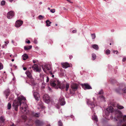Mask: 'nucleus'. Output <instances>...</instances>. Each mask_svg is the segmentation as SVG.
Masks as SVG:
<instances>
[{
	"mask_svg": "<svg viewBox=\"0 0 126 126\" xmlns=\"http://www.w3.org/2000/svg\"><path fill=\"white\" fill-rule=\"evenodd\" d=\"M58 124L59 126H62L63 124L61 120H60L58 121Z\"/></svg>",
	"mask_w": 126,
	"mask_h": 126,
	"instance_id": "nucleus-27",
	"label": "nucleus"
},
{
	"mask_svg": "<svg viewBox=\"0 0 126 126\" xmlns=\"http://www.w3.org/2000/svg\"><path fill=\"white\" fill-rule=\"evenodd\" d=\"M5 1L4 0H3L2 1H1V5H5Z\"/></svg>",
	"mask_w": 126,
	"mask_h": 126,
	"instance_id": "nucleus-32",
	"label": "nucleus"
},
{
	"mask_svg": "<svg viewBox=\"0 0 126 126\" xmlns=\"http://www.w3.org/2000/svg\"><path fill=\"white\" fill-rule=\"evenodd\" d=\"M91 36L93 39H94L95 38L96 36L94 33L92 34H91Z\"/></svg>",
	"mask_w": 126,
	"mask_h": 126,
	"instance_id": "nucleus-31",
	"label": "nucleus"
},
{
	"mask_svg": "<svg viewBox=\"0 0 126 126\" xmlns=\"http://www.w3.org/2000/svg\"><path fill=\"white\" fill-rule=\"evenodd\" d=\"M16 0H9V1L11 2H13V1L14 2H15Z\"/></svg>",
	"mask_w": 126,
	"mask_h": 126,
	"instance_id": "nucleus-47",
	"label": "nucleus"
},
{
	"mask_svg": "<svg viewBox=\"0 0 126 126\" xmlns=\"http://www.w3.org/2000/svg\"><path fill=\"white\" fill-rule=\"evenodd\" d=\"M0 120L3 123L5 121V119H4L3 117L2 116H1L0 117Z\"/></svg>",
	"mask_w": 126,
	"mask_h": 126,
	"instance_id": "nucleus-30",
	"label": "nucleus"
},
{
	"mask_svg": "<svg viewBox=\"0 0 126 126\" xmlns=\"http://www.w3.org/2000/svg\"><path fill=\"white\" fill-rule=\"evenodd\" d=\"M100 97L101 98L104 99V97L103 95H101L100 96Z\"/></svg>",
	"mask_w": 126,
	"mask_h": 126,
	"instance_id": "nucleus-48",
	"label": "nucleus"
},
{
	"mask_svg": "<svg viewBox=\"0 0 126 126\" xmlns=\"http://www.w3.org/2000/svg\"><path fill=\"white\" fill-rule=\"evenodd\" d=\"M21 117L22 119H24L25 121L26 120L27 117V116L25 115H23Z\"/></svg>",
	"mask_w": 126,
	"mask_h": 126,
	"instance_id": "nucleus-26",
	"label": "nucleus"
},
{
	"mask_svg": "<svg viewBox=\"0 0 126 126\" xmlns=\"http://www.w3.org/2000/svg\"><path fill=\"white\" fill-rule=\"evenodd\" d=\"M47 126H50V125L49 124H47Z\"/></svg>",
	"mask_w": 126,
	"mask_h": 126,
	"instance_id": "nucleus-59",
	"label": "nucleus"
},
{
	"mask_svg": "<svg viewBox=\"0 0 126 126\" xmlns=\"http://www.w3.org/2000/svg\"><path fill=\"white\" fill-rule=\"evenodd\" d=\"M92 119L93 120H94L95 121H97V117L95 115H94L92 117Z\"/></svg>",
	"mask_w": 126,
	"mask_h": 126,
	"instance_id": "nucleus-24",
	"label": "nucleus"
},
{
	"mask_svg": "<svg viewBox=\"0 0 126 126\" xmlns=\"http://www.w3.org/2000/svg\"><path fill=\"white\" fill-rule=\"evenodd\" d=\"M10 126H15V125L14 124H13L12 125H11Z\"/></svg>",
	"mask_w": 126,
	"mask_h": 126,
	"instance_id": "nucleus-63",
	"label": "nucleus"
},
{
	"mask_svg": "<svg viewBox=\"0 0 126 126\" xmlns=\"http://www.w3.org/2000/svg\"><path fill=\"white\" fill-rule=\"evenodd\" d=\"M37 126H40L42 125L43 124V122L38 120H36L35 122Z\"/></svg>",
	"mask_w": 126,
	"mask_h": 126,
	"instance_id": "nucleus-16",
	"label": "nucleus"
},
{
	"mask_svg": "<svg viewBox=\"0 0 126 126\" xmlns=\"http://www.w3.org/2000/svg\"><path fill=\"white\" fill-rule=\"evenodd\" d=\"M43 99L44 102L47 103H48L50 101L49 96L47 94H45L43 96Z\"/></svg>",
	"mask_w": 126,
	"mask_h": 126,
	"instance_id": "nucleus-4",
	"label": "nucleus"
},
{
	"mask_svg": "<svg viewBox=\"0 0 126 126\" xmlns=\"http://www.w3.org/2000/svg\"><path fill=\"white\" fill-rule=\"evenodd\" d=\"M106 114L107 116L108 115V113L107 114L106 113Z\"/></svg>",
	"mask_w": 126,
	"mask_h": 126,
	"instance_id": "nucleus-64",
	"label": "nucleus"
},
{
	"mask_svg": "<svg viewBox=\"0 0 126 126\" xmlns=\"http://www.w3.org/2000/svg\"><path fill=\"white\" fill-rule=\"evenodd\" d=\"M33 95L36 100L38 101L39 100V95L38 93L36 92H35L33 93Z\"/></svg>",
	"mask_w": 126,
	"mask_h": 126,
	"instance_id": "nucleus-9",
	"label": "nucleus"
},
{
	"mask_svg": "<svg viewBox=\"0 0 126 126\" xmlns=\"http://www.w3.org/2000/svg\"><path fill=\"white\" fill-rule=\"evenodd\" d=\"M49 78L48 77H47V79L46 80V82H48L49 81Z\"/></svg>",
	"mask_w": 126,
	"mask_h": 126,
	"instance_id": "nucleus-43",
	"label": "nucleus"
},
{
	"mask_svg": "<svg viewBox=\"0 0 126 126\" xmlns=\"http://www.w3.org/2000/svg\"><path fill=\"white\" fill-rule=\"evenodd\" d=\"M50 11L52 13H54L55 12V9H51L50 10Z\"/></svg>",
	"mask_w": 126,
	"mask_h": 126,
	"instance_id": "nucleus-37",
	"label": "nucleus"
},
{
	"mask_svg": "<svg viewBox=\"0 0 126 126\" xmlns=\"http://www.w3.org/2000/svg\"><path fill=\"white\" fill-rule=\"evenodd\" d=\"M113 81H114V82H117V81H116V80H113Z\"/></svg>",
	"mask_w": 126,
	"mask_h": 126,
	"instance_id": "nucleus-62",
	"label": "nucleus"
},
{
	"mask_svg": "<svg viewBox=\"0 0 126 126\" xmlns=\"http://www.w3.org/2000/svg\"><path fill=\"white\" fill-rule=\"evenodd\" d=\"M39 4H42V2H39Z\"/></svg>",
	"mask_w": 126,
	"mask_h": 126,
	"instance_id": "nucleus-58",
	"label": "nucleus"
},
{
	"mask_svg": "<svg viewBox=\"0 0 126 126\" xmlns=\"http://www.w3.org/2000/svg\"><path fill=\"white\" fill-rule=\"evenodd\" d=\"M103 90H101L99 92L98 94H100V95L102 94H103Z\"/></svg>",
	"mask_w": 126,
	"mask_h": 126,
	"instance_id": "nucleus-36",
	"label": "nucleus"
},
{
	"mask_svg": "<svg viewBox=\"0 0 126 126\" xmlns=\"http://www.w3.org/2000/svg\"><path fill=\"white\" fill-rule=\"evenodd\" d=\"M26 43H27L29 44L30 43V41L29 40H28L26 42Z\"/></svg>",
	"mask_w": 126,
	"mask_h": 126,
	"instance_id": "nucleus-50",
	"label": "nucleus"
},
{
	"mask_svg": "<svg viewBox=\"0 0 126 126\" xmlns=\"http://www.w3.org/2000/svg\"><path fill=\"white\" fill-rule=\"evenodd\" d=\"M92 47L96 50H98L99 48L98 45L96 44L92 45Z\"/></svg>",
	"mask_w": 126,
	"mask_h": 126,
	"instance_id": "nucleus-17",
	"label": "nucleus"
},
{
	"mask_svg": "<svg viewBox=\"0 0 126 126\" xmlns=\"http://www.w3.org/2000/svg\"><path fill=\"white\" fill-rule=\"evenodd\" d=\"M92 59L93 60H94L96 58V56L95 54L94 53L92 54Z\"/></svg>",
	"mask_w": 126,
	"mask_h": 126,
	"instance_id": "nucleus-21",
	"label": "nucleus"
},
{
	"mask_svg": "<svg viewBox=\"0 0 126 126\" xmlns=\"http://www.w3.org/2000/svg\"><path fill=\"white\" fill-rule=\"evenodd\" d=\"M2 48H4V45L2 46Z\"/></svg>",
	"mask_w": 126,
	"mask_h": 126,
	"instance_id": "nucleus-60",
	"label": "nucleus"
},
{
	"mask_svg": "<svg viewBox=\"0 0 126 126\" xmlns=\"http://www.w3.org/2000/svg\"><path fill=\"white\" fill-rule=\"evenodd\" d=\"M10 90L9 89L6 90L4 92V93L6 97V99L7 98L8 96H9V94H10Z\"/></svg>",
	"mask_w": 126,
	"mask_h": 126,
	"instance_id": "nucleus-12",
	"label": "nucleus"
},
{
	"mask_svg": "<svg viewBox=\"0 0 126 126\" xmlns=\"http://www.w3.org/2000/svg\"><path fill=\"white\" fill-rule=\"evenodd\" d=\"M50 68V66L49 64H46L44 66V67H42V68L44 71H45V69H46L47 70H49Z\"/></svg>",
	"mask_w": 126,
	"mask_h": 126,
	"instance_id": "nucleus-13",
	"label": "nucleus"
},
{
	"mask_svg": "<svg viewBox=\"0 0 126 126\" xmlns=\"http://www.w3.org/2000/svg\"><path fill=\"white\" fill-rule=\"evenodd\" d=\"M50 85L53 87H56V88H59L63 89L65 88L64 84L61 85L60 82L58 80H52L50 81Z\"/></svg>",
	"mask_w": 126,
	"mask_h": 126,
	"instance_id": "nucleus-3",
	"label": "nucleus"
},
{
	"mask_svg": "<svg viewBox=\"0 0 126 126\" xmlns=\"http://www.w3.org/2000/svg\"><path fill=\"white\" fill-rule=\"evenodd\" d=\"M26 98L22 96H20L18 97L17 100L14 101L13 106L15 108V110L17 111L18 107L19 105L21 111L24 113L27 110V106L25 103Z\"/></svg>",
	"mask_w": 126,
	"mask_h": 126,
	"instance_id": "nucleus-1",
	"label": "nucleus"
},
{
	"mask_svg": "<svg viewBox=\"0 0 126 126\" xmlns=\"http://www.w3.org/2000/svg\"><path fill=\"white\" fill-rule=\"evenodd\" d=\"M9 43V41H7L5 42V43L6 44L5 45V46H6V45L7 44Z\"/></svg>",
	"mask_w": 126,
	"mask_h": 126,
	"instance_id": "nucleus-41",
	"label": "nucleus"
},
{
	"mask_svg": "<svg viewBox=\"0 0 126 126\" xmlns=\"http://www.w3.org/2000/svg\"><path fill=\"white\" fill-rule=\"evenodd\" d=\"M87 103L89 104H90L92 106V107H94L95 106L93 102H90L88 100L87 101Z\"/></svg>",
	"mask_w": 126,
	"mask_h": 126,
	"instance_id": "nucleus-22",
	"label": "nucleus"
},
{
	"mask_svg": "<svg viewBox=\"0 0 126 126\" xmlns=\"http://www.w3.org/2000/svg\"><path fill=\"white\" fill-rule=\"evenodd\" d=\"M15 15L14 12L12 11L8 12L7 14V17L8 19L12 18Z\"/></svg>",
	"mask_w": 126,
	"mask_h": 126,
	"instance_id": "nucleus-5",
	"label": "nucleus"
},
{
	"mask_svg": "<svg viewBox=\"0 0 126 126\" xmlns=\"http://www.w3.org/2000/svg\"><path fill=\"white\" fill-rule=\"evenodd\" d=\"M60 104L61 105H64L65 104L64 99L63 98H60Z\"/></svg>",
	"mask_w": 126,
	"mask_h": 126,
	"instance_id": "nucleus-15",
	"label": "nucleus"
},
{
	"mask_svg": "<svg viewBox=\"0 0 126 126\" xmlns=\"http://www.w3.org/2000/svg\"><path fill=\"white\" fill-rule=\"evenodd\" d=\"M32 68L35 71L39 72V66L38 65L36 64H34L32 67Z\"/></svg>",
	"mask_w": 126,
	"mask_h": 126,
	"instance_id": "nucleus-7",
	"label": "nucleus"
},
{
	"mask_svg": "<svg viewBox=\"0 0 126 126\" xmlns=\"http://www.w3.org/2000/svg\"><path fill=\"white\" fill-rule=\"evenodd\" d=\"M122 61L123 62H124L126 61V57L123 58V59Z\"/></svg>",
	"mask_w": 126,
	"mask_h": 126,
	"instance_id": "nucleus-45",
	"label": "nucleus"
},
{
	"mask_svg": "<svg viewBox=\"0 0 126 126\" xmlns=\"http://www.w3.org/2000/svg\"><path fill=\"white\" fill-rule=\"evenodd\" d=\"M33 42L35 44H37V40L36 39H35V38L34 39Z\"/></svg>",
	"mask_w": 126,
	"mask_h": 126,
	"instance_id": "nucleus-38",
	"label": "nucleus"
},
{
	"mask_svg": "<svg viewBox=\"0 0 126 126\" xmlns=\"http://www.w3.org/2000/svg\"><path fill=\"white\" fill-rule=\"evenodd\" d=\"M38 105H40V107L42 109H43L44 108V106L42 105V103L41 102L39 103Z\"/></svg>",
	"mask_w": 126,
	"mask_h": 126,
	"instance_id": "nucleus-34",
	"label": "nucleus"
},
{
	"mask_svg": "<svg viewBox=\"0 0 126 126\" xmlns=\"http://www.w3.org/2000/svg\"><path fill=\"white\" fill-rule=\"evenodd\" d=\"M110 51L109 50L107 49L106 50L105 53H106L107 55H109L110 53Z\"/></svg>",
	"mask_w": 126,
	"mask_h": 126,
	"instance_id": "nucleus-28",
	"label": "nucleus"
},
{
	"mask_svg": "<svg viewBox=\"0 0 126 126\" xmlns=\"http://www.w3.org/2000/svg\"><path fill=\"white\" fill-rule=\"evenodd\" d=\"M23 68V69L24 70H26L27 69V68L25 67H24Z\"/></svg>",
	"mask_w": 126,
	"mask_h": 126,
	"instance_id": "nucleus-51",
	"label": "nucleus"
},
{
	"mask_svg": "<svg viewBox=\"0 0 126 126\" xmlns=\"http://www.w3.org/2000/svg\"><path fill=\"white\" fill-rule=\"evenodd\" d=\"M63 67L65 68L70 67V65L69 63H64L62 64Z\"/></svg>",
	"mask_w": 126,
	"mask_h": 126,
	"instance_id": "nucleus-14",
	"label": "nucleus"
},
{
	"mask_svg": "<svg viewBox=\"0 0 126 126\" xmlns=\"http://www.w3.org/2000/svg\"><path fill=\"white\" fill-rule=\"evenodd\" d=\"M123 91L124 93H126V89L125 88H124L123 90Z\"/></svg>",
	"mask_w": 126,
	"mask_h": 126,
	"instance_id": "nucleus-40",
	"label": "nucleus"
},
{
	"mask_svg": "<svg viewBox=\"0 0 126 126\" xmlns=\"http://www.w3.org/2000/svg\"><path fill=\"white\" fill-rule=\"evenodd\" d=\"M38 62V61L37 60H33V62L34 63L37 62Z\"/></svg>",
	"mask_w": 126,
	"mask_h": 126,
	"instance_id": "nucleus-42",
	"label": "nucleus"
},
{
	"mask_svg": "<svg viewBox=\"0 0 126 126\" xmlns=\"http://www.w3.org/2000/svg\"><path fill=\"white\" fill-rule=\"evenodd\" d=\"M34 116H35L36 117H39V115L38 113H35L34 114Z\"/></svg>",
	"mask_w": 126,
	"mask_h": 126,
	"instance_id": "nucleus-39",
	"label": "nucleus"
},
{
	"mask_svg": "<svg viewBox=\"0 0 126 126\" xmlns=\"http://www.w3.org/2000/svg\"><path fill=\"white\" fill-rule=\"evenodd\" d=\"M14 59H12V62H13V61H14Z\"/></svg>",
	"mask_w": 126,
	"mask_h": 126,
	"instance_id": "nucleus-61",
	"label": "nucleus"
},
{
	"mask_svg": "<svg viewBox=\"0 0 126 126\" xmlns=\"http://www.w3.org/2000/svg\"><path fill=\"white\" fill-rule=\"evenodd\" d=\"M32 46L31 45L28 46H25L24 47V49L25 50H28L32 47Z\"/></svg>",
	"mask_w": 126,
	"mask_h": 126,
	"instance_id": "nucleus-18",
	"label": "nucleus"
},
{
	"mask_svg": "<svg viewBox=\"0 0 126 126\" xmlns=\"http://www.w3.org/2000/svg\"><path fill=\"white\" fill-rule=\"evenodd\" d=\"M78 85L76 84H73L71 86V88L73 91H75L78 88Z\"/></svg>",
	"mask_w": 126,
	"mask_h": 126,
	"instance_id": "nucleus-8",
	"label": "nucleus"
},
{
	"mask_svg": "<svg viewBox=\"0 0 126 126\" xmlns=\"http://www.w3.org/2000/svg\"><path fill=\"white\" fill-rule=\"evenodd\" d=\"M116 91L117 92L119 93L120 92V90L118 91L117 89H116Z\"/></svg>",
	"mask_w": 126,
	"mask_h": 126,
	"instance_id": "nucleus-53",
	"label": "nucleus"
},
{
	"mask_svg": "<svg viewBox=\"0 0 126 126\" xmlns=\"http://www.w3.org/2000/svg\"><path fill=\"white\" fill-rule=\"evenodd\" d=\"M49 73L51 75H52L51 77L52 78H54V75H52V72H50Z\"/></svg>",
	"mask_w": 126,
	"mask_h": 126,
	"instance_id": "nucleus-44",
	"label": "nucleus"
},
{
	"mask_svg": "<svg viewBox=\"0 0 126 126\" xmlns=\"http://www.w3.org/2000/svg\"><path fill=\"white\" fill-rule=\"evenodd\" d=\"M68 1L71 3V0H66Z\"/></svg>",
	"mask_w": 126,
	"mask_h": 126,
	"instance_id": "nucleus-54",
	"label": "nucleus"
},
{
	"mask_svg": "<svg viewBox=\"0 0 126 126\" xmlns=\"http://www.w3.org/2000/svg\"><path fill=\"white\" fill-rule=\"evenodd\" d=\"M46 26H50V24L51 22H50L48 20H47L46 21Z\"/></svg>",
	"mask_w": 126,
	"mask_h": 126,
	"instance_id": "nucleus-20",
	"label": "nucleus"
},
{
	"mask_svg": "<svg viewBox=\"0 0 126 126\" xmlns=\"http://www.w3.org/2000/svg\"><path fill=\"white\" fill-rule=\"evenodd\" d=\"M65 90L66 91H67L68 90L69 88V84L68 83H66V84L65 85Z\"/></svg>",
	"mask_w": 126,
	"mask_h": 126,
	"instance_id": "nucleus-23",
	"label": "nucleus"
},
{
	"mask_svg": "<svg viewBox=\"0 0 126 126\" xmlns=\"http://www.w3.org/2000/svg\"><path fill=\"white\" fill-rule=\"evenodd\" d=\"M38 17L40 20H42L43 19L44 17L42 15H40L38 16Z\"/></svg>",
	"mask_w": 126,
	"mask_h": 126,
	"instance_id": "nucleus-33",
	"label": "nucleus"
},
{
	"mask_svg": "<svg viewBox=\"0 0 126 126\" xmlns=\"http://www.w3.org/2000/svg\"><path fill=\"white\" fill-rule=\"evenodd\" d=\"M117 108L119 109H121L124 108V107L122 106H120L119 105H117Z\"/></svg>",
	"mask_w": 126,
	"mask_h": 126,
	"instance_id": "nucleus-25",
	"label": "nucleus"
},
{
	"mask_svg": "<svg viewBox=\"0 0 126 126\" xmlns=\"http://www.w3.org/2000/svg\"><path fill=\"white\" fill-rule=\"evenodd\" d=\"M25 74L27 75V76L30 79H32V74L31 72L29 70L26 71L25 72Z\"/></svg>",
	"mask_w": 126,
	"mask_h": 126,
	"instance_id": "nucleus-11",
	"label": "nucleus"
},
{
	"mask_svg": "<svg viewBox=\"0 0 126 126\" xmlns=\"http://www.w3.org/2000/svg\"><path fill=\"white\" fill-rule=\"evenodd\" d=\"M122 126H126V124H123Z\"/></svg>",
	"mask_w": 126,
	"mask_h": 126,
	"instance_id": "nucleus-56",
	"label": "nucleus"
},
{
	"mask_svg": "<svg viewBox=\"0 0 126 126\" xmlns=\"http://www.w3.org/2000/svg\"><path fill=\"white\" fill-rule=\"evenodd\" d=\"M73 56L72 55H70L69 57L70 59H71L72 58Z\"/></svg>",
	"mask_w": 126,
	"mask_h": 126,
	"instance_id": "nucleus-52",
	"label": "nucleus"
},
{
	"mask_svg": "<svg viewBox=\"0 0 126 126\" xmlns=\"http://www.w3.org/2000/svg\"><path fill=\"white\" fill-rule=\"evenodd\" d=\"M82 87L83 88L87 89H92L91 87L89 84H84L82 85Z\"/></svg>",
	"mask_w": 126,
	"mask_h": 126,
	"instance_id": "nucleus-10",
	"label": "nucleus"
},
{
	"mask_svg": "<svg viewBox=\"0 0 126 126\" xmlns=\"http://www.w3.org/2000/svg\"><path fill=\"white\" fill-rule=\"evenodd\" d=\"M28 57V56L26 54H24L22 56V59L24 60H26Z\"/></svg>",
	"mask_w": 126,
	"mask_h": 126,
	"instance_id": "nucleus-19",
	"label": "nucleus"
},
{
	"mask_svg": "<svg viewBox=\"0 0 126 126\" xmlns=\"http://www.w3.org/2000/svg\"><path fill=\"white\" fill-rule=\"evenodd\" d=\"M70 93L72 94H74V92L72 93L71 91H70Z\"/></svg>",
	"mask_w": 126,
	"mask_h": 126,
	"instance_id": "nucleus-55",
	"label": "nucleus"
},
{
	"mask_svg": "<svg viewBox=\"0 0 126 126\" xmlns=\"http://www.w3.org/2000/svg\"><path fill=\"white\" fill-rule=\"evenodd\" d=\"M23 23V21L22 20H17L16 22L15 26L17 27H19Z\"/></svg>",
	"mask_w": 126,
	"mask_h": 126,
	"instance_id": "nucleus-6",
	"label": "nucleus"
},
{
	"mask_svg": "<svg viewBox=\"0 0 126 126\" xmlns=\"http://www.w3.org/2000/svg\"><path fill=\"white\" fill-rule=\"evenodd\" d=\"M108 113H112V114H114V119L116 121H119L120 123L126 121V115L123 116L122 113L118 109L114 110L112 106H110L106 109Z\"/></svg>",
	"mask_w": 126,
	"mask_h": 126,
	"instance_id": "nucleus-2",
	"label": "nucleus"
},
{
	"mask_svg": "<svg viewBox=\"0 0 126 126\" xmlns=\"http://www.w3.org/2000/svg\"><path fill=\"white\" fill-rule=\"evenodd\" d=\"M77 32V31L76 30H73L72 31V32L73 33H76Z\"/></svg>",
	"mask_w": 126,
	"mask_h": 126,
	"instance_id": "nucleus-49",
	"label": "nucleus"
},
{
	"mask_svg": "<svg viewBox=\"0 0 126 126\" xmlns=\"http://www.w3.org/2000/svg\"><path fill=\"white\" fill-rule=\"evenodd\" d=\"M63 8L64 10H66V9L65 7H63Z\"/></svg>",
	"mask_w": 126,
	"mask_h": 126,
	"instance_id": "nucleus-57",
	"label": "nucleus"
},
{
	"mask_svg": "<svg viewBox=\"0 0 126 126\" xmlns=\"http://www.w3.org/2000/svg\"><path fill=\"white\" fill-rule=\"evenodd\" d=\"M8 109V110L10 109L11 107V104L9 103L7 105Z\"/></svg>",
	"mask_w": 126,
	"mask_h": 126,
	"instance_id": "nucleus-29",
	"label": "nucleus"
},
{
	"mask_svg": "<svg viewBox=\"0 0 126 126\" xmlns=\"http://www.w3.org/2000/svg\"><path fill=\"white\" fill-rule=\"evenodd\" d=\"M3 68V66L2 64L0 63V70L2 69Z\"/></svg>",
	"mask_w": 126,
	"mask_h": 126,
	"instance_id": "nucleus-35",
	"label": "nucleus"
},
{
	"mask_svg": "<svg viewBox=\"0 0 126 126\" xmlns=\"http://www.w3.org/2000/svg\"><path fill=\"white\" fill-rule=\"evenodd\" d=\"M115 52H116V54H118V51H117V50H116V51H115V50H113V52L114 53H115Z\"/></svg>",
	"mask_w": 126,
	"mask_h": 126,
	"instance_id": "nucleus-46",
	"label": "nucleus"
}]
</instances>
